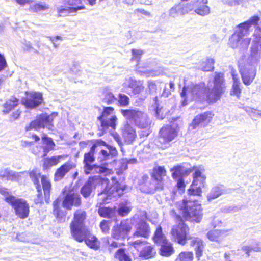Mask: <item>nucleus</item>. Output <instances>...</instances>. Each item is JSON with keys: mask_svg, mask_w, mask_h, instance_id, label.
<instances>
[{"mask_svg": "<svg viewBox=\"0 0 261 261\" xmlns=\"http://www.w3.org/2000/svg\"><path fill=\"white\" fill-rule=\"evenodd\" d=\"M114 111V108L111 107H105L103 111L97 119L100 121L101 126L103 129H108L111 127L113 129L116 128V121L117 118L115 115L112 116L108 118V116L110 115Z\"/></svg>", "mask_w": 261, "mask_h": 261, "instance_id": "14", "label": "nucleus"}, {"mask_svg": "<svg viewBox=\"0 0 261 261\" xmlns=\"http://www.w3.org/2000/svg\"><path fill=\"white\" fill-rule=\"evenodd\" d=\"M86 218V212L81 210H77L74 214L70 227L72 236L76 241H81L88 233V229L85 225Z\"/></svg>", "mask_w": 261, "mask_h": 261, "instance_id": "3", "label": "nucleus"}, {"mask_svg": "<svg viewBox=\"0 0 261 261\" xmlns=\"http://www.w3.org/2000/svg\"><path fill=\"white\" fill-rule=\"evenodd\" d=\"M100 154L102 156V158L101 160H108L111 157L109 152L103 149L101 150Z\"/></svg>", "mask_w": 261, "mask_h": 261, "instance_id": "62", "label": "nucleus"}, {"mask_svg": "<svg viewBox=\"0 0 261 261\" xmlns=\"http://www.w3.org/2000/svg\"><path fill=\"white\" fill-rule=\"evenodd\" d=\"M121 113L132 123L140 128H147L151 124V120L148 116L137 110H121Z\"/></svg>", "mask_w": 261, "mask_h": 261, "instance_id": "6", "label": "nucleus"}, {"mask_svg": "<svg viewBox=\"0 0 261 261\" xmlns=\"http://www.w3.org/2000/svg\"><path fill=\"white\" fill-rule=\"evenodd\" d=\"M213 83V88H209L207 90L205 88V84L203 83L184 86L180 93L181 97H184L187 95L189 99L194 100L200 98L206 93L208 101L211 103L215 102L220 99L225 91L223 74L216 73Z\"/></svg>", "mask_w": 261, "mask_h": 261, "instance_id": "1", "label": "nucleus"}, {"mask_svg": "<svg viewBox=\"0 0 261 261\" xmlns=\"http://www.w3.org/2000/svg\"><path fill=\"white\" fill-rule=\"evenodd\" d=\"M232 75L233 80V84L231 94L238 96L241 93V89L240 88V82L237 76L233 73H232Z\"/></svg>", "mask_w": 261, "mask_h": 261, "instance_id": "43", "label": "nucleus"}, {"mask_svg": "<svg viewBox=\"0 0 261 261\" xmlns=\"http://www.w3.org/2000/svg\"><path fill=\"white\" fill-rule=\"evenodd\" d=\"M153 101L154 104L156 117L159 119H163L166 114L169 112L168 109L165 108L163 106H160L158 102L157 96H155L153 98Z\"/></svg>", "mask_w": 261, "mask_h": 261, "instance_id": "34", "label": "nucleus"}, {"mask_svg": "<svg viewBox=\"0 0 261 261\" xmlns=\"http://www.w3.org/2000/svg\"><path fill=\"white\" fill-rule=\"evenodd\" d=\"M62 158L63 156L62 155L46 158L44 160L43 167L45 169H48L52 166H56Z\"/></svg>", "mask_w": 261, "mask_h": 261, "instance_id": "36", "label": "nucleus"}, {"mask_svg": "<svg viewBox=\"0 0 261 261\" xmlns=\"http://www.w3.org/2000/svg\"><path fill=\"white\" fill-rule=\"evenodd\" d=\"M240 71L244 84L246 85H250L256 76V67L246 64L240 69Z\"/></svg>", "mask_w": 261, "mask_h": 261, "instance_id": "19", "label": "nucleus"}, {"mask_svg": "<svg viewBox=\"0 0 261 261\" xmlns=\"http://www.w3.org/2000/svg\"><path fill=\"white\" fill-rule=\"evenodd\" d=\"M250 38H243V37H242L241 41L240 48L243 49H246L250 44Z\"/></svg>", "mask_w": 261, "mask_h": 261, "instance_id": "58", "label": "nucleus"}, {"mask_svg": "<svg viewBox=\"0 0 261 261\" xmlns=\"http://www.w3.org/2000/svg\"><path fill=\"white\" fill-rule=\"evenodd\" d=\"M107 148L109 149V152L111 157L115 156L117 154V151L115 147L110 145H108Z\"/></svg>", "mask_w": 261, "mask_h": 261, "instance_id": "60", "label": "nucleus"}, {"mask_svg": "<svg viewBox=\"0 0 261 261\" xmlns=\"http://www.w3.org/2000/svg\"><path fill=\"white\" fill-rule=\"evenodd\" d=\"M65 2L67 6L57 7V11L61 16L74 15L77 11L85 9L81 0H65Z\"/></svg>", "mask_w": 261, "mask_h": 261, "instance_id": "13", "label": "nucleus"}, {"mask_svg": "<svg viewBox=\"0 0 261 261\" xmlns=\"http://www.w3.org/2000/svg\"><path fill=\"white\" fill-rule=\"evenodd\" d=\"M81 203V197L79 194L69 193L65 195L62 204L64 208L71 210L72 206H78Z\"/></svg>", "mask_w": 261, "mask_h": 261, "instance_id": "22", "label": "nucleus"}, {"mask_svg": "<svg viewBox=\"0 0 261 261\" xmlns=\"http://www.w3.org/2000/svg\"><path fill=\"white\" fill-rule=\"evenodd\" d=\"M194 170L193 181L188 190V194L190 196H200L201 188L204 187L206 177L202 173L204 171L203 168L196 167L194 168Z\"/></svg>", "mask_w": 261, "mask_h": 261, "instance_id": "10", "label": "nucleus"}, {"mask_svg": "<svg viewBox=\"0 0 261 261\" xmlns=\"http://www.w3.org/2000/svg\"><path fill=\"white\" fill-rule=\"evenodd\" d=\"M98 213L99 215L102 217H110L111 214V209L106 207H100L98 209Z\"/></svg>", "mask_w": 261, "mask_h": 261, "instance_id": "54", "label": "nucleus"}, {"mask_svg": "<svg viewBox=\"0 0 261 261\" xmlns=\"http://www.w3.org/2000/svg\"><path fill=\"white\" fill-rule=\"evenodd\" d=\"M214 59L208 58L201 65V69L204 71H210L214 69Z\"/></svg>", "mask_w": 261, "mask_h": 261, "instance_id": "47", "label": "nucleus"}, {"mask_svg": "<svg viewBox=\"0 0 261 261\" xmlns=\"http://www.w3.org/2000/svg\"><path fill=\"white\" fill-rule=\"evenodd\" d=\"M132 53L133 57L131 58V60H136L137 62H138L139 59L141 58V56L143 54V51L141 49H132Z\"/></svg>", "mask_w": 261, "mask_h": 261, "instance_id": "55", "label": "nucleus"}, {"mask_svg": "<svg viewBox=\"0 0 261 261\" xmlns=\"http://www.w3.org/2000/svg\"><path fill=\"white\" fill-rule=\"evenodd\" d=\"M188 229V228L185 224L181 222L173 227L171 233L175 241L180 245H184L190 237L187 236Z\"/></svg>", "mask_w": 261, "mask_h": 261, "instance_id": "16", "label": "nucleus"}, {"mask_svg": "<svg viewBox=\"0 0 261 261\" xmlns=\"http://www.w3.org/2000/svg\"><path fill=\"white\" fill-rule=\"evenodd\" d=\"M41 138L43 143V156H46L49 151L54 149L55 144L51 138L45 135H43Z\"/></svg>", "mask_w": 261, "mask_h": 261, "instance_id": "30", "label": "nucleus"}, {"mask_svg": "<svg viewBox=\"0 0 261 261\" xmlns=\"http://www.w3.org/2000/svg\"><path fill=\"white\" fill-rule=\"evenodd\" d=\"M126 187V186L125 185L121 184L117 182L114 186L110 188V191H111V190H113V193L115 191L119 194H121L125 190Z\"/></svg>", "mask_w": 261, "mask_h": 261, "instance_id": "52", "label": "nucleus"}, {"mask_svg": "<svg viewBox=\"0 0 261 261\" xmlns=\"http://www.w3.org/2000/svg\"><path fill=\"white\" fill-rule=\"evenodd\" d=\"M96 148L97 145L93 144L90 151L84 154V173L86 175L89 174L91 172L93 173H105L108 171V169L105 167L98 166L96 164H91L95 161L94 155Z\"/></svg>", "mask_w": 261, "mask_h": 261, "instance_id": "7", "label": "nucleus"}, {"mask_svg": "<svg viewBox=\"0 0 261 261\" xmlns=\"http://www.w3.org/2000/svg\"><path fill=\"white\" fill-rule=\"evenodd\" d=\"M176 129L171 126L163 127L160 130L159 141L163 144H166L172 141L176 136Z\"/></svg>", "mask_w": 261, "mask_h": 261, "instance_id": "18", "label": "nucleus"}, {"mask_svg": "<svg viewBox=\"0 0 261 261\" xmlns=\"http://www.w3.org/2000/svg\"><path fill=\"white\" fill-rule=\"evenodd\" d=\"M188 240H190L189 245L193 247L196 254V257L199 260L203 255V252L205 247V244L202 240L198 237H190Z\"/></svg>", "mask_w": 261, "mask_h": 261, "instance_id": "21", "label": "nucleus"}, {"mask_svg": "<svg viewBox=\"0 0 261 261\" xmlns=\"http://www.w3.org/2000/svg\"><path fill=\"white\" fill-rule=\"evenodd\" d=\"M5 200L10 203L15 210L16 215L21 219L28 217L30 210L29 206L26 200L18 198L12 195H8L5 197Z\"/></svg>", "mask_w": 261, "mask_h": 261, "instance_id": "9", "label": "nucleus"}, {"mask_svg": "<svg viewBox=\"0 0 261 261\" xmlns=\"http://www.w3.org/2000/svg\"><path fill=\"white\" fill-rule=\"evenodd\" d=\"M180 206L186 220L196 223L200 222L202 218V208L197 200L184 199Z\"/></svg>", "mask_w": 261, "mask_h": 261, "instance_id": "2", "label": "nucleus"}, {"mask_svg": "<svg viewBox=\"0 0 261 261\" xmlns=\"http://www.w3.org/2000/svg\"><path fill=\"white\" fill-rule=\"evenodd\" d=\"M21 114V112L19 110H17L13 112L11 115L10 120L12 121L17 119Z\"/></svg>", "mask_w": 261, "mask_h": 261, "instance_id": "61", "label": "nucleus"}, {"mask_svg": "<svg viewBox=\"0 0 261 261\" xmlns=\"http://www.w3.org/2000/svg\"><path fill=\"white\" fill-rule=\"evenodd\" d=\"M123 136L126 142L132 143L136 138V132L129 125H125L123 131Z\"/></svg>", "mask_w": 261, "mask_h": 261, "instance_id": "32", "label": "nucleus"}, {"mask_svg": "<svg viewBox=\"0 0 261 261\" xmlns=\"http://www.w3.org/2000/svg\"><path fill=\"white\" fill-rule=\"evenodd\" d=\"M18 103V100L15 97H12L6 101L3 105L2 112L4 114H9Z\"/></svg>", "mask_w": 261, "mask_h": 261, "instance_id": "35", "label": "nucleus"}, {"mask_svg": "<svg viewBox=\"0 0 261 261\" xmlns=\"http://www.w3.org/2000/svg\"><path fill=\"white\" fill-rule=\"evenodd\" d=\"M109 221L106 220H103L100 224V227L103 233H107L109 230Z\"/></svg>", "mask_w": 261, "mask_h": 261, "instance_id": "57", "label": "nucleus"}, {"mask_svg": "<svg viewBox=\"0 0 261 261\" xmlns=\"http://www.w3.org/2000/svg\"><path fill=\"white\" fill-rule=\"evenodd\" d=\"M150 234V229L148 223L144 221H139L136 226L134 237L147 238Z\"/></svg>", "mask_w": 261, "mask_h": 261, "instance_id": "23", "label": "nucleus"}, {"mask_svg": "<svg viewBox=\"0 0 261 261\" xmlns=\"http://www.w3.org/2000/svg\"><path fill=\"white\" fill-rule=\"evenodd\" d=\"M6 65L7 63L4 57L0 54V71L3 70Z\"/></svg>", "mask_w": 261, "mask_h": 261, "instance_id": "63", "label": "nucleus"}, {"mask_svg": "<svg viewBox=\"0 0 261 261\" xmlns=\"http://www.w3.org/2000/svg\"><path fill=\"white\" fill-rule=\"evenodd\" d=\"M125 236L118 225L113 228L112 233V236L113 238L119 239L121 238L124 237Z\"/></svg>", "mask_w": 261, "mask_h": 261, "instance_id": "53", "label": "nucleus"}, {"mask_svg": "<svg viewBox=\"0 0 261 261\" xmlns=\"http://www.w3.org/2000/svg\"><path fill=\"white\" fill-rule=\"evenodd\" d=\"M170 171L172 172V176L174 179L181 178L184 176H187L191 172L190 169H187L180 165L174 166L170 169Z\"/></svg>", "mask_w": 261, "mask_h": 261, "instance_id": "29", "label": "nucleus"}, {"mask_svg": "<svg viewBox=\"0 0 261 261\" xmlns=\"http://www.w3.org/2000/svg\"><path fill=\"white\" fill-rule=\"evenodd\" d=\"M84 240L88 247L94 250H96L98 249L100 247V242L95 236L91 234L89 230L88 234L85 236L81 241H77L82 242Z\"/></svg>", "mask_w": 261, "mask_h": 261, "instance_id": "28", "label": "nucleus"}, {"mask_svg": "<svg viewBox=\"0 0 261 261\" xmlns=\"http://www.w3.org/2000/svg\"><path fill=\"white\" fill-rule=\"evenodd\" d=\"M20 173L5 169L0 171V179L5 181H17L19 178Z\"/></svg>", "mask_w": 261, "mask_h": 261, "instance_id": "27", "label": "nucleus"}, {"mask_svg": "<svg viewBox=\"0 0 261 261\" xmlns=\"http://www.w3.org/2000/svg\"><path fill=\"white\" fill-rule=\"evenodd\" d=\"M29 175L30 178L35 185L38 192V199L35 200V202L39 203V201L42 197L41 187L39 184V179L40 177L45 198V199H49L51 189V184L48 178L45 175L41 176L40 170L37 168L33 169L29 173Z\"/></svg>", "mask_w": 261, "mask_h": 261, "instance_id": "4", "label": "nucleus"}, {"mask_svg": "<svg viewBox=\"0 0 261 261\" xmlns=\"http://www.w3.org/2000/svg\"><path fill=\"white\" fill-rule=\"evenodd\" d=\"M118 226L125 235L129 232L132 228L131 224L128 220H124L121 221L120 225Z\"/></svg>", "mask_w": 261, "mask_h": 261, "instance_id": "49", "label": "nucleus"}, {"mask_svg": "<svg viewBox=\"0 0 261 261\" xmlns=\"http://www.w3.org/2000/svg\"><path fill=\"white\" fill-rule=\"evenodd\" d=\"M166 170L164 167L158 166L153 169V176L155 180L162 179V177L166 175Z\"/></svg>", "mask_w": 261, "mask_h": 261, "instance_id": "46", "label": "nucleus"}, {"mask_svg": "<svg viewBox=\"0 0 261 261\" xmlns=\"http://www.w3.org/2000/svg\"><path fill=\"white\" fill-rule=\"evenodd\" d=\"M245 111L253 119L256 120L259 118H261V111L260 110L250 107H246Z\"/></svg>", "mask_w": 261, "mask_h": 261, "instance_id": "48", "label": "nucleus"}, {"mask_svg": "<svg viewBox=\"0 0 261 261\" xmlns=\"http://www.w3.org/2000/svg\"><path fill=\"white\" fill-rule=\"evenodd\" d=\"M89 178L94 189L99 188L102 191L101 193L98 194L99 203L101 204L107 202L108 197L113 194L114 191L113 190L110 191L109 179L107 178H102L99 175H95Z\"/></svg>", "mask_w": 261, "mask_h": 261, "instance_id": "8", "label": "nucleus"}, {"mask_svg": "<svg viewBox=\"0 0 261 261\" xmlns=\"http://www.w3.org/2000/svg\"><path fill=\"white\" fill-rule=\"evenodd\" d=\"M242 250L247 255L248 257L250 256V253L253 251L250 245L243 246Z\"/></svg>", "mask_w": 261, "mask_h": 261, "instance_id": "64", "label": "nucleus"}, {"mask_svg": "<svg viewBox=\"0 0 261 261\" xmlns=\"http://www.w3.org/2000/svg\"><path fill=\"white\" fill-rule=\"evenodd\" d=\"M131 244L139 252V256L143 259L152 258L156 254L154 246L146 241L137 240L132 242Z\"/></svg>", "mask_w": 261, "mask_h": 261, "instance_id": "12", "label": "nucleus"}, {"mask_svg": "<svg viewBox=\"0 0 261 261\" xmlns=\"http://www.w3.org/2000/svg\"><path fill=\"white\" fill-rule=\"evenodd\" d=\"M57 115V113H53L50 115L46 113L40 115L36 120L31 122L29 125L26 126L25 130H39L42 128H46L48 129H51L53 127L52 122Z\"/></svg>", "mask_w": 261, "mask_h": 261, "instance_id": "11", "label": "nucleus"}, {"mask_svg": "<svg viewBox=\"0 0 261 261\" xmlns=\"http://www.w3.org/2000/svg\"><path fill=\"white\" fill-rule=\"evenodd\" d=\"M227 231L224 230H213L209 231L207 233V238L211 241L219 242L221 236L224 235Z\"/></svg>", "mask_w": 261, "mask_h": 261, "instance_id": "37", "label": "nucleus"}, {"mask_svg": "<svg viewBox=\"0 0 261 261\" xmlns=\"http://www.w3.org/2000/svg\"><path fill=\"white\" fill-rule=\"evenodd\" d=\"M72 168V165L70 163L62 165L56 170L54 174V180L58 181L62 180Z\"/></svg>", "mask_w": 261, "mask_h": 261, "instance_id": "26", "label": "nucleus"}, {"mask_svg": "<svg viewBox=\"0 0 261 261\" xmlns=\"http://www.w3.org/2000/svg\"><path fill=\"white\" fill-rule=\"evenodd\" d=\"M129 100L127 96L123 94H119L118 101L121 106H127L128 105Z\"/></svg>", "mask_w": 261, "mask_h": 261, "instance_id": "56", "label": "nucleus"}, {"mask_svg": "<svg viewBox=\"0 0 261 261\" xmlns=\"http://www.w3.org/2000/svg\"><path fill=\"white\" fill-rule=\"evenodd\" d=\"M92 185L91 181H90V178H89L87 182L82 187L81 193L84 197H88L91 194L92 190L94 189Z\"/></svg>", "mask_w": 261, "mask_h": 261, "instance_id": "41", "label": "nucleus"}, {"mask_svg": "<svg viewBox=\"0 0 261 261\" xmlns=\"http://www.w3.org/2000/svg\"><path fill=\"white\" fill-rule=\"evenodd\" d=\"M114 257L119 261H132L129 254L126 253L125 250L123 248L119 249L116 252Z\"/></svg>", "mask_w": 261, "mask_h": 261, "instance_id": "40", "label": "nucleus"}, {"mask_svg": "<svg viewBox=\"0 0 261 261\" xmlns=\"http://www.w3.org/2000/svg\"><path fill=\"white\" fill-rule=\"evenodd\" d=\"M214 114L211 112H205L197 115L193 120L190 126L193 129L198 127H205L211 121Z\"/></svg>", "mask_w": 261, "mask_h": 261, "instance_id": "17", "label": "nucleus"}, {"mask_svg": "<svg viewBox=\"0 0 261 261\" xmlns=\"http://www.w3.org/2000/svg\"><path fill=\"white\" fill-rule=\"evenodd\" d=\"M49 9V6L45 3L38 2L37 3L31 4L29 10L33 12H38L41 11H45Z\"/></svg>", "mask_w": 261, "mask_h": 261, "instance_id": "38", "label": "nucleus"}, {"mask_svg": "<svg viewBox=\"0 0 261 261\" xmlns=\"http://www.w3.org/2000/svg\"><path fill=\"white\" fill-rule=\"evenodd\" d=\"M259 20L258 16H254L248 20L238 25L239 31L234 33L229 39L230 44L233 48L240 47L242 38L248 32L251 25H256Z\"/></svg>", "mask_w": 261, "mask_h": 261, "instance_id": "5", "label": "nucleus"}, {"mask_svg": "<svg viewBox=\"0 0 261 261\" xmlns=\"http://www.w3.org/2000/svg\"><path fill=\"white\" fill-rule=\"evenodd\" d=\"M26 97L21 100L22 103L27 108L34 109L40 105L43 101L42 93L35 91L26 92Z\"/></svg>", "mask_w": 261, "mask_h": 261, "instance_id": "15", "label": "nucleus"}, {"mask_svg": "<svg viewBox=\"0 0 261 261\" xmlns=\"http://www.w3.org/2000/svg\"><path fill=\"white\" fill-rule=\"evenodd\" d=\"M194 11L201 16L207 15L210 13V8L206 5H200L195 9Z\"/></svg>", "mask_w": 261, "mask_h": 261, "instance_id": "45", "label": "nucleus"}, {"mask_svg": "<svg viewBox=\"0 0 261 261\" xmlns=\"http://www.w3.org/2000/svg\"><path fill=\"white\" fill-rule=\"evenodd\" d=\"M149 65L146 64H141L138 63L136 67V71L140 74V75H145L146 76H149L151 75V72L149 69L147 68H149Z\"/></svg>", "mask_w": 261, "mask_h": 261, "instance_id": "42", "label": "nucleus"}, {"mask_svg": "<svg viewBox=\"0 0 261 261\" xmlns=\"http://www.w3.org/2000/svg\"><path fill=\"white\" fill-rule=\"evenodd\" d=\"M131 211V207L127 204L122 203L118 210V213L121 216H126Z\"/></svg>", "mask_w": 261, "mask_h": 261, "instance_id": "50", "label": "nucleus"}, {"mask_svg": "<svg viewBox=\"0 0 261 261\" xmlns=\"http://www.w3.org/2000/svg\"><path fill=\"white\" fill-rule=\"evenodd\" d=\"M153 240L155 243L159 245L168 241L163 233L161 226H159L156 228L153 237Z\"/></svg>", "mask_w": 261, "mask_h": 261, "instance_id": "39", "label": "nucleus"}, {"mask_svg": "<svg viewBox=\"0 0 261 261\" xmlns=\"http://www.w3.org/2000/svg\"><path fill=\"white\" fill-rule=\"evenodd\" d=\"M124 85L130 88L134 95L140 94L145 88L144 82L142 80H137L132 77L126 79Z\"/></svg>", "mask_w": 261, "mask_h": 261, "instance_id": "20", "label": "nucleus"}, {"mask_svg": "<svg viewBox=\"0 0 261 261\" xmlns=\"http://www.w3.org/2000/svg\"><path fill=\"white\" fill-rule=\"evenodd\" d=\"M193 8V5L191 4H188L182 6L181 5H177L173 6L169 10V15L173 18L176 17L179 15H184L185 13H188L189 11L192 10Z\"/></svg>", "mask_w": 261, "mask_h": 261, "instance_id": "24", "label": "nucleus"}, {"mask_svg": "<svg viewBox=\"0 0 261 261\" xmlns=\"http://www.w3.org/2000/svg\"><path fill=\"white\" fill-rule=\"evenodd\" d=\"M103 102L107 105L112 104L117 101V98L110 92H107L105 93Z\"/></svg>", "mask_w": 261, "mask_h": 261, "instance_id": "51", "label": "nucleus"}, {"mask_svg": "<svg viewBox=\"0 0 261 261\" xmlns=\"http://www.w3.org/2000/svg\"><path fill=\"white\" fill-rule=\"evenodd\" d=\"M260 58V55L259 51L258 45L257 44H254L251 47L250 55L248 58L247 64L256 67V65L259 62Z\"/></svg>", "mask_w": 261, "mask_h": 261, "instance_id": "25", "label": "nucleus"}, {"mask_svg": "<svg viewBox=\"0 0 261 261\" xmlns=\"http://www.w3.org/2000/svg\"><path fill=\"white\" fill-rule=\"evenodd\" d=\"M193 258L192 252L185 251L181 252L175 261H193Z\"/></svg>", "mask_w": 261, "mask_h": 261, "instance_id": "44", "label": "nucleus"}, {"mask_svg": "<svg viewBox=\"0 0 261 261\" xmlns=\"http://www.w3.org/2000/svg\"><path fill=\"white\" fill-rule=\"evenodd\" d=\"M211 219V225L214 228L219 226L222 223L221 220L216 216H213Z\"/></svg>", "mask_w": 261, "mask_h": 261, "instance_id": "59", "label": "nucleus"}, {"mask_svg": "<svg viewBox=\"0 0 261 261\" xmlns=\"http://www.w3.org/2000/svg\"><path fill=\"white\" fill-rule=\"evenodd\" d=\"M159 245L161 246L160 253L162 256L168 257L174 253V250L172 244L168 241Z\"/></svg>", "mask_w": 261, "mask_h": 261, "instance_id": "33", "label": "nucleus"}, {"mask_svg": "<svg viewBox=\"0 0 261 261\" xmlns=\"http://www.w3.org/2000/svg\"><path fill=\"white\" fill-rule=\"evenodd\" d=\"M226 190L222 185L214 187L207 196V200L211 201L226 193Z\"/></svg>", "mask_w": 261, "mask_h": 261, "instance_id": "31", "label": "nucleus"}]
</instances>
